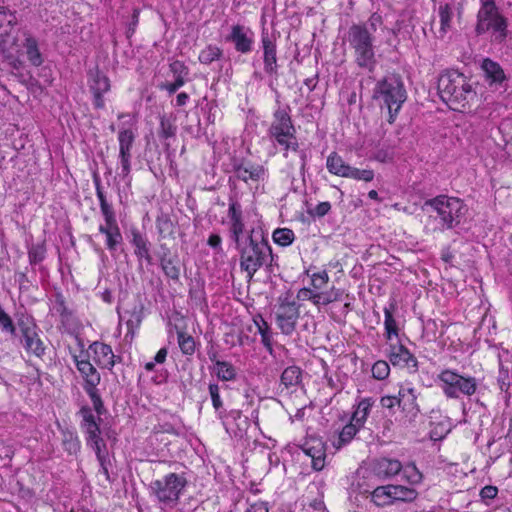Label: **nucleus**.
<instances>
[{"label": "nucleus", "instance_id": "e433bc0d", "mask_svg": "<svg viewBox=\"0 0 512 512\" xmlns=\"http://www.w3.org/2000/svg\"><path fill=\"white\" fill-rule=\"evenodd\" d=\"M223 57V50L216 45L206 46L198 56L200 63L210 65L214 61L220 60Z\"/></svg>", "mask_w": 512, "mask_h": 512}, {"label": "nucleus", "instance_id": "c85d7f7f", "mask_svg": "<svg viewBox=\"0 0 512 512\" xmlns=\"http://www.w3.org/2000/svg\"><path fill=\"white\" fill-rule=\"evenodd\" d=\"M326 166L330 173L340 177H346L351 168L336 152H332L327 157Z\"/></svg>", "mask_w": 512, "mask_h": 512}, {"label": "nucleus", "instance_id": "0e129e2a", "mask_svg": "<svg viewBox=\"0 0 512 512\" xmlns=\"http://www.w3.org/2000/svg\"><path fill=\"white\" fill-rule=\"evenodd\" d=\"M498 494V489L495 486L487 485L480 491V497L483 501L492 500Z\"/></svg>", "mask_w": 512, "mask_h": 512}, {"label": "nucleus", "instance_id": "5fc2aeb1", "mask_svg": "<svg viewBox=\"0 0 512 512\" xmlns=\"http://www.w3.org/2000/svg\"><path fill=\"white\" fill-rule=\"evenodd\" d=\"M439 17L441 23V30L443 32H446V30L450 27V22L452 19V10L448 4L440 6Z\"/></svg>", "mask_w": 512, "mask_h": 512}, {"label": "nucleus", "instance_id": "6e6552de", "mask_svg": "<svg viewBox=\"0 0 512 512\" xmlns=\"http://www.w3.org/2000/svg\"><path fill=\"white\" fill-rule=\"evenodd\" d=\"M268 136L274 143L283 148L285 157L289 150L298 151L299 144L296 138V129L288 107L278 108L274 111L273 120L268 129Z\"/></svg>", "mask_w": 512, "mask_h": 512}, {"label": "nucleus", "instance_id": "72a5a7b5", "mask_svg": "<svg viewBox=\"0 0 512 512\" xmlns=\"http://www.w3.org/2000/svg\"><path fill=\"white\" fill-rule=\"evenodd\" d=\"M302 371L298 366H289L281 374L280 382L286 389L300 384Z\"/></svg>", "mask_w": 512, "mask_h": 512}, {"label": "nucleus", "instance_id": "69168bd1", "mask_svg": "<svg viewBox=\"0 0 512 512\" xmlns=\"http://www.w3.org/2000/svg\"><path fill=\"white\" fill-rule=\"evenodd\" d=\"M304 512H326V508L323 501L314 500L304 508Z\"/></svg>", "mask_w": 512, "mask_h": 512}, {"label": "nucleus", "instance_id": "f8f14e48", "mask_svg": "<svg viewBox=\"0 0 512 512\" xmlns=\"http://www.w3.org/2000/svg\"><path fill=\"white\" fill-rule=\"evenodd\" d=\"M278 303L276 324L283 334L291 335L300 317L299 305L289 291L279 297Z\"/></svg>", "mask_w": 512, "mask_h": 512}, {"label": "nucleus", "instance_id": "c9c22d12", "mask_svg": "<svg viewBox=\"0 0 512 512\" xmlns=\"http://www.w3.org/2000/svg\"><path fill=\"white\" fill-rule=\"evenodd\" d=\"M176 132L177 126L175 125V119L173 117L162 115L160 117V125L158 130L159 137L166 141L170 138H175Z\"/></svg>", "mask_w": 512, "mask_h": 512}, {"label": "nucleus", "instance_id": "37998d69", "mask_svg": "<svg viewBox=\"0 0 512 512\" xmlns=\"http://www.w3.org/2000/svg\"><path fill=\"white\" fill-rule=\"evenodd\" d=\"M389 485L379 486L375 488L371 494V500L377 506H385L392 503L390 491H388Z\"/></svg>", "mask_w": 512, "mask_h": 512}, {"label": "nucleus", "instance_id": "4468645a", "mask_svg": "<svg viewBox=\"0 0 512 512\" xmlns=\"http://www.w3.org/2000/svg\"><path fill=\"white\" fill-rule=\"evenodd\" d=\"M17 325L21 332V343L26 352L41 358L46 348L33 318L19 319Z\"/></svg>", "mask_w": 512, "mask_h": 512}, {"label": "nucleus", "instance_id": "ddd939ff", "mask_svg": "<svg viewBox=\"0 0 512 512\" xmlns=\"http://www.w3.org/2000/svg\"><path fill=\"white\" fill-rule=\"evenodd\" d=\"M228 218H229V236L230 239L234 242L235 247L241 245L242 243L249 240L251 238L256 237L260 233L256 232L254 228L250 230L245 229V224L243 221V213L242 206L239 202L231 200L229 203L228 209Z\"/></svg>", "mask_w": 512, "mask_h": 512}, {"label": "nucleus", "instance_id": "f704fd0d", "mask_svg": "<svg viewBox=\"0 0 512 512\" xmlns=\"http://www.w3.org/2000/svg\"><path fill=\"white\" fill-rule=\"evenodd\" d=\"M24 47L30 63L36 67L40 66L43 63V58L39 51L37 40L31 35H27Z\"/></svg>", "mask_w": 512, "mask_h": 512}, {"label": "nucleus", "instance_id": "a878e982", "mask_svg": "<svg viewBox=\"0 0 512 512\" xmlns=\"http://www.w3.org/2000/svg\"><path fill=\"white\" fill-rule=\"evenodd\" d=\"M372 470L380 478H390L401 472L402 464L397 459L382 457L373 462Z\"/></svg>", "mask_w": 512, "mask_h": 512}, {"label": "nucleus", "instance_id": "58836bf2", "mask_svg": "<svg viewBox=\"0 0 512 512\" xmlns=\"http://www.w3.org/2000/svg\"><path fill=\"white\" fill-rule=\"evenodd\" d=\"M62 446L69 454H77L81 445L76 433L69 430L62 431Z\"/></svg>", "mask_w": 512, "mask_h": 512}, {"label": "nucleus", "instance_id": "c03bdc74", "mask_svg": "<svg viewBox=\"0 0 512 512\" xmlns=\"http://www.w3.org/2000/svg\"><path fill=\"white\" fill-rule=\"evenodd\" d=\"M219 386L217 384L209 385V394L211 397L213 408L215 409L219 419H224L225 409L223 408V402L219 393Z\"/></svg>", "mask_w": 512, "mask_h": 512}, {"label": "nucleus", "instance_id": "2f4dec72", "mask_svg": "<svg viewBox=\"0 0 512 512\" xmlns=\"http://www.w3.org/2000/svg\"><path fill=\"white\" fill-rule=\"evenodd\" d=\"M373 404L374 401L372 398H364L360 400L352 414L351 421L362 428L367 420Z\"/></svg>", "mask_w": 512, "mask_h": 512}, {"label": "nucleus", "instance_id": "bf43d9fd", "mask_svg": "<svg viewBox=\"0 0 512 512\" xmlns=\"http://www.w3.org/2000/svg\"><path fill=\"white\" fill-rule=\"evenodd\" d=\"M186 82V79H182L180 77H175L173 82L162 83L159 87L161 90H165L169 95L174 94L178 89H180Z\"/></svg>", "mask_w": 512, "mask_h": 512}, {"label": "nucleus", "instance_id": "603ef678", "mask_svg": "<svg viewBox=\"0 0 512 512\" xmlns=\"http://www.w3.org/2000/svg\"><path fill=\"white\" fill-rule=\"evenodd\" d=\"M346 178H352L364 182H371L374 179V171L370 169L361 170L358 168L351 167Z\"/></svg>", "mask_w": 512, "mask_h": 512}, {"label": "nucleus", "instance_id": "09e8293b", "mask_svg": "<svg viewBox=\"0 0 512 512\" xmlns=\"http://www.w3.org/2000/svg\"><path fill=\"white\" fill-rule=\"evenodd\" d=\"M241 418V411L238 410V409H233V410H230L229 412H227L225 410V416H224V419H221L222 420V424L223 426L225 427L226 431L232 435H234L235 437H242V430L239 429L238 431H235V430H232L230 432V423H229V420H233V421H236L237 419H240Z\"/></svg>", "mask_w": 512, "mask_h": 512}, {"label": "nucleus", "instance_id": "5701e85b", "mask_svg": "<svg viewBox=\"0 0 512 512\" xmlns=\"http://www.w3.org/2000/svg\"><path fill=\"white\" fill-rule=\"evenodd\" d=\"M416 400L417 395L413 388H402L399 390L398 408L401 410L405 422H412L418 416L420 409Z\"/></svg>", "mask_w": 512, "mask_h": 512}, {"label": "nucleus", "instance_id": "aec40b11", "mask_svg": "<svg viewBox=\"0 0 512 512\" xmlns=\"http://www.w3.org/2000/svg\"><path fill=\"white\" fill-rule=\"evenodd\" d=\"M79 414L82 417L80 426L86 434L87 444L90 447H94L96 445H104L105 442L100 436L101 432L99 424L95 420L92 409L88 406H83L79 410Z\"/></svg>", "mask_w": 512, "mask_h": 512}, {"label": "nucleus", "instance_id": "de8ad7c7", "mask_svg": "<svg viewBox=\"0 0 512 512\" xmlns=\"http://www.w3.org/2000/svg\"><path fill=\"white\" fill-rule=\"evenodd\" d=\"M97 456V459L100 464V472L103 473L107 480H109V471L107 467V452H106V444L104 445H96L94 447H91Z\"/></svg>", "mask_w": 512, "mask_h": 512}, {"label": "nucleus", "instance_id": "6ab92c4d", "mask_svg": "<svg viewBox=\"0 0 512 512\" xmlns=\"http://www.w3.org/2000/svg\"><path fill=\"white\" fill-rule=\"evenodd\" d=\"M226 41L234 44V48L241 54H248L253 50L254 32L241 24L231 27L230 34L226 36Z\"/></svg>", "mask_w": 512, "mask_h": 512}, {"label": "nucleus", "instance_id": "f03ea898", "mask_svg": "<svg viewBox=\"0 0 512 512\" xmlns=\"http://www.w3.org/2000/svg\"><path fill=\"white\" fill-rule=\"evenodd\" d=\"M235 248L239 252L240 268L246 273L249 281L263 267L272 271V248L262 234L254 238L250 236L248 241Z\"/></svg>", "mask_w": 512, "mask_h": 512}, {"label": "nucleus", "instance_id": "052dcab7", "mask_svg": "<svg viewBox=\"0 0 512 512\" xmlns=\"http://www.w3.org/2000/svg\"><path fill=\"white\" fill-rule=\"evenodd\" d=\"M380 404L383 408L389 410L390 413H394L395 408H398L399 395L398 396H390V395L383 396L380 399Z\"/></svg>", "mask_w": 512, "mask_h": 512}, {"label": "nucleus", "instance_id": "473e14b6", "mask_svg": "<svg viewBox=\"0 0 512 512\" xmlns=\"http://www.w3.org/2000/svg\"><path fill=\"white\" fill-rule=\"evenodd\" d=\"M254 323L257 327V332L261 335L262 344L270 353H272L273 333L271 331V328L269 327L268 323L263 319V317L260 315L254 318Z\"/></svg>", "mask_w": 512, "mask_h": 512}, {"label": "nucleus", "instance_id": "4be33fe9", "mask_svg": "<svg viewBox=\"0 0 512 512\" xmlns=\"http://www.w3.org/2000/svg\"><path fill=\"white\" fill-rule=\"evenodd\" d=\"M233 171L239 180L258 182L266 178V169L263 165L251 161H237L233 163Z\"/></svg>", "mask_w": 512, "mask_h": 512}, {"label": "nucleus", "instance_id": "6e6d98bb", "mask_svg": "<svg viewBox=\"0 0 512 512\" xmlns=\"http://www.w3.org/2000/svg\"><path fill=\"white\" fill-rule=\"evenodd\" d=\"M170 71L173 73L174 77H180L182 79H186L189 74L188 67L181 61L176 60L170 63L169 65Z\"/></svg>", "mask_w": 512, "mask_h": 512}, {"label": "nucleus", "instance_id": "f257e3e1", "mask_svg": "<svg viewBox=\"0 0 512 512\" xmlns=\"http://www.w3.org/2000/svg\"><path fill=\"white\" fill-rule=\"evenodd\" d=\"M437 87L442 101L454 111H465L477 102L474 83L457 70L443 72Z\"/></svg>", "mask_w": 512, "mask_h": 512}, {"label": "nucleus", "instance_id": "1a4fd4ad", "mask_svg": "<svg viewBox=\"0 0 512 512\" xmlns=\"http://www.w3.org/2000/svg\"><path fill=\"white\" fill-rule=\"evenodd\" d=\"M447 398L458 399L461 395L472 396L477 390V380L472 376L460 375L456 370L444 369L436 378Z\"/></svg>", "mask_w": 512, "mask_h": 512}, {"label": "nucleus", "instance_id": "0eeeda50", "mask_svg": "<svg viewBox=\"0 0 512 512\" xmlns=\"http://www.w3.org/2000/svg\"><path fill=\"white\" fill-rule=\"evenodd\" d=\"M93 182L95 185L96 196L100 203V210L104 218V224H100L98 230L101 234L105 235L106 248L110 252H114L123 241L122 233L116 218V212L112 203L108 201L107 194L104 191L98 174H94Z\"/></svg>", "mask_w": 512, "mask_h": 512}, {"label": "nucleus", "instance_id": "393cba45", "mask_svg": "<svg viewBox=\"0 0 512 512\" xmlns=\"http://www.w3.org/2000/svg\"><path fill=\"white\" fill-rule=\"evenodd\" d=\"M89 351L93 353L94 362L101 368L111 370L115 365V355L111 346L102 342H93L89 346Z\"/></svg>", "mask_w": 512, "mask_h": 512}, {"label": "nucleus", "instance_id": "2eb2a0df", "mask_svg": "<svg viewBox=\"0 0 512 512\" xmlns=\"http://www.w3.org/2000/svg\"><path fill=\"white\" fill-rule=\"evenodd\" d=\"M136 121H133L128 126H123L119 129L118 132V142H119V160L121 165V176L126 178L131 171V158H132V147L136 139V129H133L132 126Z\"/></svg>", "mask_w": 512, "mask_h": 512}, {"label": "nucleus", "instance_id": "a18cd8bd", "mask_svg": "<svg viewBox=\"0 0 512 512\" xmlns=\"http://www.w3.org/2000/svg\"><path fill=\"white\" fill-rule=\"evenodd\" d=\"M178 345L180 350L185 355H192L195 352V340L192 336L183 331L177 332Z\"/></svg>", "mask_w": 512, "mask_h": 512}, {"label": "nucleus", "instance_id": "423d86ee", "mask_svg": "<svg viewBox=\"0 0 512 512\" xmlns=\"http://www.w3.org/2000/svg\"><path fill=\"white\" fill-rule=\"evenodd\" d=\"M424 206L430 207L436 213L435 219L438 220L441 230L456 228L463 222L468 212L467 205L461 199L447 195L428 199Z\"/></svg>", "mask_w": 512, "mask_h": 512}, {"label": "nucleus", "instance_id": "dca6fc26", "mask_svg": "<svg viewBox=\"0 0 512 512\" xmlns=\"http://www.w3.org/2000/svg\"><path fill=\"white\" fill-rule=\"evenodd\" d=\"M18 23L16 11L0 5V51L9 52L16 46V37L13 35Z\"/></svg>", "mask_w": 512, "mask_h": 512}, {"label": "nucleus", "instance_id": "79ce46f5", "mask_svg": "<svg viewBox=\"0 0 512 512\" xmlns=\"http://www.w3.org/2000/svg\"><path fill=\"white\" fill-rule=\"evenodd\" d=\"M402 477L411 485L419 484L422 481V474L414 463L402 465Z\"/></svg>", "mask_w": 512, "mask_h": 512}, {"label": "nucleus", "instance_id": "338daca9", "mask_svg": "<svg viewBox=\"0 0 512 512\" xmlns=\"http://www.w3.org/2000/svg\"><path fill=\"white\" fill-rule=\"evenodd\" d=\"M382 23V17L377 14V13H373L370 18L368 19V29L370 32H372V34L377 30V25L381 24Z\"/></svg>", "mask_w": 512, "mask_h": 512}, {"label": "nucleus", "instance_id": "412c9836", "mask_svg": "<svg viewBox=\"0 0 512 512\" xmlns=\"http://www.w3.org/2000/svg\"><path fill=\"white\" fill-rule=\"evenodd\" d=\"M261 45L263 50V68L266 74L278 75L276 39L267 32H262Z\"/></svg>", "mask_w": 512, "mask_h": 512}, {"label": "nucleus", "instance_id": "e2e57ef3", "mask_svg": "<svg viewBox=\"0 0 512 512\" xmlns=\"http://www.w3.org/2000/svg\"><path fill=\"white\" fill-rule=\"evenodd\" d=\"M330 209H331V204L328 201H325V202H320L313 209H310L308 212L310 215H312L314 217H323L326 214H328Z\"/></svg>", "mask_w": 512, "mask_h": 512}, {"label": "nucleus", "instance_id": "c756f323", "mask_svg": "<svg viewBox=\"0 0 512 512\" xmlns=\"http://www.w3.org/2000/svg\"><path fill=\"white\" fill-rule=\"evenodd\" d=\"M132 239L131 243L134 246V254L138 261H142V256L147 255L150 252V242L148 239L137 229L131 231Z\"/></svg>", "mask_w": 512, "mask_h": 512}, {"label": "nucleus", "instance_id": "a19ab883", "mask_svg": "<svg viewBox=\"0 0 512 512\" xmlns=\"http://www.w3.org/2000/svg\"><path fill=\"white\" fill-rule=\"evenodd\" d=\"M272 238L276 244L286 247L293 243L295 234L289 228H277L274 230Z\"/></svg>", "mask_w": 512, "mask_h": 512}, {"label": "nucleus", "instance_id": "680f3d73", "mask_svg": "<svg viewBox=\"0 0 512 512\" xmlns=\"http://www.w3.org/2000/svg\"><path fill=\"white\" fill-rule=\"evenodd\" d=\"M0 329L2 330V332L8 333L11 336L16 335V326L13 323L12 318L8 314H6L4 317L0 319Z\"/></svg>", "mask_w": 512, "mask_h": 512}, {"label": "nucleus", "instance_id": "b1692460", "mask_svg": "<svg viewBox=\"0 0 512 512\" xmlns=\"http://www.w3.org/2000/svg\"><path fill=\"white\" fill-rule=\"evenodd\" d=\"M481 69L484 73V79L489 86H502L507 81V76L501 65L490 59L484 58L481 62Z\"/></svg>", "mask_w": 512, "mask_h": 512}, {"label": "nucleus", "instance_id": "f3484780", "mask_svg": "<svg viewBox=\"0 0 512 512\" xmlns=\"http://www.w3.org/2000/svg\"><path fill=\"white\" fill-rule=\"evenodd\" d=\"M88 86L93 94V104L96 109H103L105 102L103 94L110 90V80L98 68L91 69L88 72Z\"/></svg>", "mask_w": 512, "mask_h": 512}, {"label": "nucleus", "instance_id": "9d476101", "mask_svg": "<svg viewBox=\"0 0 512 512\" xmlns=\"http://www.w3.org/2000/svg\"><path fill=\"white\" fill-rule=\"evenodd\" d=\"M73 361L84 380L83 389L89 396L94 410L99 416L102 415L105 408L98 389L101 381L100 373L89 360L81 358V355H73Z\"/></svg>", "mask_w": 512, "mask_h": 512}, {"label": "nucleus", "instance_id": "7c9ffc66", "mask_svg": "<svg viewBox=\"0 0 512 512\" xmlns=\"http://www.w3.org/2000/svg\"><path fill=\"white\" fill-rule=\"evenodd\" d=\"M388 491H390L392 502H412L418 496V492L414 488L403 485H389Z\"/></svg>", "mask_w": 512, "mask_h": 512}, {"label": "nucleus", "instance_id": "4c0bfd02", "mask_svg": "<svg viewBox=\"0 0 512 512\" xmlns=\"http://www.w3.org/2000/svg\"><path fill=\"white\" fill-rule=\"evenodd\" d=\"M360 429V426L355 424L353 421H350V423L345 425L340 431L338 440L337 442H334V446L339 449L342 446L348 444Z\"/></svg>", "mask_w": 512, "mask_h": 512}, {"label": "nucleus", "instance_id": "20e7f679", "mask_svg": "<svg viewBox=\"0 0 512 512\" xmlns=\"http://www.w3.org/2000/svg\"><path fill=\"white\" fill-rule=\"evenodd\" d=\"M481 6L477 13L475 33L480 36L491 34V42L502 44L506 41L508 31V19L501 13L494 0H480Z\"/></svg>", "mask_w": 512, "mask_h": 512}, {"label": "nucleus", "instance_id": "ea45409f", "mask_svg": "<svg viewBox=\"0 0 512 512\" xmlns=\"http://www.w3.org/2000/svg\"><path fill=\"white\" fill-rule=\"evenodd\" d=\"M217 377L222 381H231L236 378V370L227 361H216L215 367Z\"/></svg>", "mask_w": 512, "mask_h": 512}, {"label": "nucleus", "instance_id": "7ed1b4c3", "mask_svg": "<svg viewBox=\"0 0 512 512\" xmlns=\"http://www.w3.org/2000/svg\"><path fill=\"white\" fill-rule=\"evenodd\" d=\"M372 97L381 108L388 109V122L392 124L407 99V93L401 77L390 74L376 83Z\"/></svg>", "mask_w": 512, "mask_h": 512}, {"label": "nucleus", "instance_id": "13d9d810", "mask_svg": "<svg viewBox=\"0 0 512 512\" xmlns=\"http://www.w3.org/2000/svg\"><path fill=\"white\" fill-rule=\"evenodd\" d=\"M312 286L315 290H320L326 286L329 281V276L326 271L314 273L311 276Z\"/></svg>", "mask_w": 512, "mask_h": 512}, {"label": "nucleus", "instance_id": "39448f33", "mask_svg": "<svg viewBox=\"0 0 512 512\" xmlns=\"http://www.w3.org/2000/svg\"><path fill=\"white\" fill-rule=\"evenodd\" d=\"M346 40L353 50L356 65L368 72H373L376 65L374 36L365 24H353L349 27Z\"/></svg>", "mask_w": 512, "mask_h": 512}, {"label": "nucleus", "instance_id": "8fccbe9b", "mask_svg": "<svg viewBox=\"0 0 512 512\" xmlns=\"http://www.w3.org/2000/svg\"><path fill=\"white\" fill-rule=\"evenodd\" d=\"M372 376L377 380H384L390 374V366L388 362L384 360L376 361L371 369Z\"/></svg>", "mask_w": 512, "mask_h": 512}, {"label": "nucleus", "instance_id": "774afa93", "mask_svg": "<svg viewBox=\"0 0 512 512\" xmlns=\"http://www.w3.org/2000/svg\"><path fill=\"white\" fill-rule=\"evenodd\" d=\"M246 512H269L268 507L266 503L264 502H257L252 504Z\"/></svg>", "mask_w": 512, "mask_h": 512}, {"label": "nucleus", "instance_id": "9b49d317", "mask_svg": "<svg viewBox=\"0 0 512 512\" xmlns=\"http://www.w3.org/2000/svg\"><path fill=\"white\" fill-rule=\"evenodd\" d=\"M186 479L176 473H169L150 484V490L157 500L165 505H175L186 486Z\"/></svg>", "mask_w": 512, "mask_h": 512}, {"label": "nucleus", "instance_id": "cd10ccee", "mask_svg": "<svg viewBox=\"0 0 512 512\" xmlns=\"http://www.w3.org/2000/svg\"><path fill=\"white\" fill-rule=\"evenodd\" d=\"M159 261L161 269L166 277L173 281H178L180 279V266L177 256L167 257V253L164 252L160 256Z\"/></svg>", "mask_w": 512, "mask_h": 512}, {"label": "nucleus", "instance_id": "bb28decb", "mask_svg": "<svg viewBox=\"0 0 512 512\" xmlns=\"http://www.w3.org/2000/svg\"><path fill=\"white\" fill-rule=\"evenodd\" d=\"M397 309V304L393 300L386 306L383 310L384 312V328H385V337L388 341H391L393 337H398L399 328L397 326L396 320L394 318V312Z\"/></svg>", "mask_w": 512, "mask_h": 512}, {"label": "nucleus", "instance_id": "864d4df0", "mask_svg": "<svg viewBox=\"0 0 512 512\" xmlns=\"http://www.w3.org/2000/svg\"><path fill=\"white\" fill-rule=\"evenodd\" d=\"M322 305H328L330 303L342 300L343 291L332 287L329 291L321 292Z\"/></svg>", "mask_w": 512, "mask_h": 512}, {"label": "nucleus", "instance_id": "49530a36", "mask_svg": "<svg viewBox=\"0 0 512 512\" xmlns=\"http://www.w3.org/2000/svg\"><path fill=\"white\" fill-rule=\"evenodd\" d=\"M53 310L57 314H59V316L61 317L62 323L68 322L70 320L72 312L66 306L64 297L60 293H57L55 295Z\"/></svg>", "mask_w": 512, "mask_h": 512}, {"label": "nucleus", "instance_id": "3c124183", "mask_svg": "<svg viewBox=\"0 0 512 512\" xmlns=\"http://www.w3.org/2000/svg\"><path fill=\"white\" fill-rule=\"evenodd\" d=\"M45 247L42 244L32 245L28 248V258L31 265H36L45 259Z\"/></svg>", "mask_w": 512, "mask_h": 512}, {"label": "nucleus", "instance_id": "4d7b16f0", "mask_svg": "<svg viewBox=\"0 0 512 512\" xmlns=\"http://www.w3.org/2000/svg\"><path fill=\"white\" fill-rule=\"evenodd\" d=\"M312 467L316 471H320L325 466V452L323 450L322 443H319V449L316 450V454L312 455Z\"/></svg>", "mask_w": 512, "mask_h": 512}, {"label": "nucleus", "instance_id": "a211bd4d", "mask_svg": "<svg viewBox=\"0 0 512 512\" xmlns=\"http://www.w3.org/2000/svg\"><path fill=\"white\" fill-rule=\"evenodd\" d=\"M387 357L395 367L406 368L411 373L418 370L417 358L403 344L389 343Z\"/></svg>", "mask_w": 512, "mask_h": 512}]
</instances>
